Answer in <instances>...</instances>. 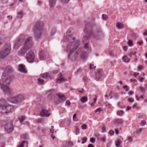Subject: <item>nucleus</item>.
Instances as JSON below:
<instances>
[{
  "instance_id": "obj_49",
  "label": "nucleus",
  "mask_w": 147,
  "mask_h": 147,
  "mask_svg": "<svg viewBox=\"0 0 147 147\" xmlns=\"http://www.w3.org/2000/svg\"><path fill=\"white\" fill-rule=\"evenodd\" d=\"M71 105V103L69 100H67L65 103V105H66L67 106H69Z\"/></svg>"
},
{
  "instance_id": "obj_47",
  "label": "nucleus",
  "mask_w": 147,
  "mask_h": 147,
  "mask_svg": "<svg viewBox=\"0 0 147 147\" xmlns=\"http://www.w3.org/2000/svg\"><path fill=\"white\" fill-rule=\"evenodd\" d=\"M127 140H128V142H131L132 141L133 139L131 137L128 136L127 137Z\"/></svg>"
},
{
  "instance_id": "obj_9",
  "label": "nucleus",
  "mask_w": 147,
  "mask_h": 147,
  "mask_svg": "<svg viewBox=\"0 0 147 147\" xmlns=\"http://www.w3.org/2000/svg\"><path fill=\"white\" fill-rule=\"evenodd\" d=\"M35 55L33 52L30 51L26 54V58L27 61L29 63H32L34 61Z\"/></svg>"
},
{
  "instance_id": "obj_11",
  "label": "nucleus",
  "mask_w": 147,
  "mask_h": 147,
  "mask_svg": "<svg viewBox=\"0 0 147 147\" xmlns=\"http://www.w3.org/2000/svg\"><path fill=\"white\" fill-rule=\"evenodd\" d=\"M41 116L42 117H48L50 115V113L48 112L47 111L44 109H42L40 113Z\"/></svg>"
},
{
  "instance_id": "obj_44",
  "label": "nucleus",
  "mask_w": 147,
  "mask_h": 147,
  "mask_svg": "<svg viewBox=\"0 0 147 147\" xmlns=\"http://www.w3.org/2000/svg\"><path fill=\"white\" fill-rule=\"evenodd\" d=\"M96 66H94L93 64H90V68L91 69H95Z\"/></svg>"
},
{
  "instance_id": "obj_21",
  "label": "nucleus",
  "mask_w": 147,
  "mask_h": 147,
  "mask_svg": "<svg viewBox=\"0 0 147 147\" xmlns=\"http://www.w3.org/2000/svg\"><path fill=\"white\" fill-rule=\"evenodd\" d=\"M116 27L118 29H121L123 28V24L118 22L116 24Z\"/></svg>"
},
{
  "instance_id": "obj_36",
  "label": "nucleus",
  "mask_w": 147,
  "mask_h": 147,
  "mask_svg": "<svg viewBox=\"0 0 147 147\" xmlns=\"http://www.w3.org/2000/svg\"><path fill=\"white\" fill-rule=\"evenodd\" d=\"M54 127L53 126H51V128L50 129V132L51 133H53L54 132L55 130L54 129Z\"/></svg>"
},
{
  "instance_id": "obj_39",
  "label": "nucleus",
  "mask_w": 147,
  "mask_h": 147,
  "mask_svg": "<svg viewBox=\"0 0 147 147\" xmlns=\"http://www.w3.org/2000/svg\"><path fill=\"white\" fill-rule=\"evenodd\" d=\"M26 142L25 141H23L21 142V143L19 145L18 147H23L24 144Z\"/></svg>"
},
{
  "instance_id": "obj_54",
  "label": "nucleus",
  "mask_w": 147,
  "mask_h": 147,
  "mask_svg": "<svg viewBox=\"0 0 147 147\" xmlns=\"http://www.w3.org/2000/svg\"><path fill=\"white\" fill-rule=\"evenodd\" d=\"M4 40H5L2 39L1 36H0V45L1 44Z\"/></svg>"
},
{
  "instance_id": "obj_61",
  "label": "nucleus",
  "mask_w": 147,
  "mask_h": 147,
  "mask_svg": "<svg viewBox=\"0 0 147 147\" xmlns=\"http://www.w3.org/2000/svg\"><path fill=\"white\" fill-rule=\"evenodd\" d=\"M143 43V41L142 40H141L140 41L138 42H137V44H139L140 45H141Z\"/></svg>"
},
{
  "instance_id": "obj_42",
  "label": "nucleus",
  "mask_w": 147,
  "mask_h": 147,
  "mask_svg": "<svg viewBox=\"0 0 147 147\" xmlns=\"http://www.w3.org/2000/svg\"><path fill=\"white\" fill-rule=\"evenodd\" d=\"M102 111V109L100 108H99L97 109L95 111V113H96L97 112H100Z\"/></svg>"
},
{
  "instance_id": "obj_18",
  "label": "nucleus",
  "mask_w": 147,
  "mask_h": 147,
  "mask_svg": "<svg viewBox=\"0 0 147 147\" xmlns=\"http://www.w3.org/2000/svg\"><path fill=\"white\" fill-rule=\"evenodd\" d=\"M21 42L19 39L16 40L15 42L14 46L15 48L16 49L18 48L20 45Z\"/></svg>"
},
{
  "instance_id": "obj_12",
  "label": "nucleus",
  "mask_w": 147,
  "mask_h": 147,
  "mask_svg": "<svg viewBox=\"0 0 147 147\" xmlns=\"http://www.w3.org/2000/svg\"><path fill=\"white\" fill-rule=\"evenodd\" d=\"M18 70L23 73H26V71L25 68V66L22 64L19 65Z\"/></svg>"
},
{
  "instance_id": "obj_59",
  "label": "nucleus",
  "mask_w": 147,
  "mask_h": 147,
  "mask_svg": "<svg viewBox=\"0 0 147 147\" xmlns=\"http://www.w3.org/2000/svg\"><path fill=\"white\" fill-rule=\"evenodd\" d=\"M61 1L63 3H67L69 2V0H61Z\"/></svg>"
},
{
  "instance_id": "obj_13",
  "label": "nucleus",
  "mask_w": 147,
  "mask_h": 147,
  "mask_svg": "<svg viewBox=\"0 0 147 147\" xmlns=\"http://www.w3.org/2000/svg\"><path fill=\"white\" fill-rule=\"evenodd\" d=\"M103 71L102 69H99L96 74V78L97 80H99L102 76Z\"/></svg>"
},
{
  "instance_id": "obj_5",
  "label": "nucleus",
  "mask_w": 147,
  "mask_h": 147,
  "mask_svg": "<svg viewBox=\"0 0 147 147\" xmlns=\"http://www.w3.org/2000/svg\"><path fill=\"white\" fill-rule=\"evenodd\" d=\"M43 26L42 22H38L36 23L33 28V31L35 38L38 39L39 38L41 35V32Z\"/></svg>"
},
{
  "instance_id": "obj_15",
  "label": "nucleus",
  "mask_w": 147,
  "mask_h": 147,
  "mask_svg": "<svg viewBox=\"0 0 147 147\" xmlns=\"http://www.w3.org/2000/svg\"><path fill=\"white\" fill-rule=\"evenodd\" d=\"M40 76L41 78L43 79H47L48 78L51 79V75L48 73H45L42 74H41Z\"/></svg>"
},
{
  "instance_id": "obj_16",
  "label": "nucleus",
  "mask_w": 147,
  "mask_h": 147,
  "mask_svg": "<svg viewBox=\"0 0 147 147\" xmlns=\"http://www.w3.org/2000/svg\"><path fill=\"white\" fill-rule=\"evenodd\" d=\"M73 146V143L70 140H68L66 141L65 144V146L64 147V145H63L62 147H71Z\"/></svg>"
},
{
  "instance_id": "obj_25",
  "label": "nucleus",
  "mask_w": 147,
  "mask_h": 147,
  "mask_svg": "<svg viewBox=\"0 0 147 147\" xmlns=\"http://www.w3.org/2000/svg\"><path fill=\"white\" fill-rule=\"evenodd\" d=\"M130 74L131 75L135 77H136V75H138L139 74V73H136L132 71H130Z\"/></svg>"
},
{
  "instance_id": "obj_46",
  "label": "nucleus",
  "mask_w": 147,
  "mask_h": 147,
  "mask_svg": "<svg viewBox=\"0 0 147 147\" xmlns=\"http://www.w3.org/2000/svg\"><path fill=\"white\" fill-rule=\"evenodd\" d=\"M106 139V137L105 136H104L102 137V138H101V141L104 142H105V141Z\"/></svg>"
},
{
  "instance_id": "obj_34",
  "label": "nucleus",
  "mask_w": 147,
  "mask_h": 147,
  "mask_svg": "<svg viewBox=\"0 0 147 147\" xmlns=\"http://www.w3.org/2000/svg\"><path fill=\"white\" fill-rule=\"evenodd\" d=\"M102 17L103 19L105 20H107L108 18V16L105 14H103L102 15Z\"/></svg>"
},
{
  "instance_id": "obj_41",
  "label": "nucleus",
  "mask_w": 147,
  "mask_h": 147,
  "mask_svg": "<svg viewBox=\"0 0 147 147\" xmlns=\"http://www.w3.org/2000/svg\"><path fill=\"white\" fill-rule=\"evenodd\" d=\"M123 88L127 91H128L129 90V87L127 85L124 86L123 87Z\"/></svg>"
},
{
  "instance_id": "obj_33",
  "label": "nucleus",
  "mask_w": 147,
  "mask_h": 147,
  "mask_svg": "<svg viewBox=\"0 0 147 147\" xmlns=\"http://www.w3.org/2000/svg\"><path fill=\"white\" fill-rule=\"evenodd\" d=\"M97 97L95 96V98L94 99V101L92 102V103L91 105V106H93L96 103V102L97 100Z\"/></svg>"
},
{
  "instance_id": "obj_48",
  "label": "nucleus",
  "mask_w": 147,
  "mask_h": 147,
  "mask_svg": "<svg viewBox=\"0 0 147 147\" xmlns=\"http://www.w3.org/2000/svg\"><path fill=\"white\" fill-rule=\"evenodd\" d=\"M114 97L115 99H117L119 97L118 94L117 93H115L114 95Z\"/></svg>"
},
{
  "instance_id": "obj_22",
  "label": "nucleus",
  "mask_w": 147,
  "mask_h": 147,
  "mask_svg": "<svg viewBox=\"0 0 147 147\" xmlns=\"http://www.w3.org/2000/svg\"><path fill=\"white\" fill-rule=\"evenodd\" d=\"M115 122L117 124L121 125L123 123V121L121 119H117L115 120Z\"/></svg>"
},
{
  "instance_id": "obj_57",
  "label": "nucleus",
  "mask_w": 147,
  "mask_h": 147,
  "mask_svg": "<svg viewBox=\"0 0 147 147\" xmlns=\"http://www.w3.org/2000/svg\"><path fill=\"white\" fill-rule=\"evenodd\" d=\"M109 54L111 56H113L114 54V53L113 51H110L109 52Z\"/></svg>"
},
{
  "instance_id": "obj_64",
  "label": "nucleus",
  "mask_w": 147,
  "mask_h": 147,
  "mask_svg": "<svg viewBox=\"0 0 147 147\" xmlns=\"http://www.w3.org/2000/svg\"><path fill=\"white\" fill-rule=\"evenodd\" d=\"M123 50L124 51H126L127 49V47L126 46H123Z\"/></svg>"
},
{
  "instance_id": "obj_28",
  "label": "nucleus",
  "mask_w": 147,
  "mask_h": 147,
  "mask_svg": "<svg viewBox=\"0 0 147 147\" xmlns=\"http://www.w3.org/2000/svg\"><path fill=\"white\" fill-rule=\"evenodd\" d=\"M38 81L39 84H44L45 83L44 81L40 78L38 79Z\"/></svg>"
},
{
  "instance_id": "obj_31",
  "label": "nucleus",
  "mask_w": 147,
  "mask_h": 147,
  "mask_svg": "<svg viewBox=\"0 0 147 147\" xmlns=\"http://www.w3.org/2000/svg\"><path fill=\"white\" fill-rule=\"evenodd\" d=\"M124 112L123 111L120 110L118 111L117 112V115H121Z\"/></svg>"
},
{
  "instance_id": "obj_53",
  "label": "nucleus",
  "mask_w": 147,
  "mask_h": 147,
  "mask_svg": "<svg viewBox=\"0 0 147 147\" xmlns=\"http://www.w3.org/2000/svg\"><path fill=\"white\" fill-rule=\"evenodd\" d=\"M86 55V54L85 53H83L82 54V55L81 56V57L82 58H84L85 57V56Z\"/></svg>"
},
{
  "instance_id": "obj_43",
  "label": "nucleus",
  "mask_w": 147,
  "mask_h": 147,
  "mask_svg": "<svg viewBox=\"0 0 147 147\" xmlns=\"http://www.w3.org/2000/svg\"><path fill=\"white\" fill-rule=\"evenodd\" d=\"M128 101L130 102H134V100L133 98H130L128 99Z\"/></svg>"
},
{
  "instance_id": "obj_51",
  "label": "nucleus",
  "mask_w": 147,
  "mask_h": 147,
  "mask_svg": "<svg viewBox=\"0 0 147 147\" xmlns=\"http://www.w3.org/2000/svg\"><path fill=\"white\" fill-rule=\"evenodd\" d=\"M83 80L84 82H86L87 81V80H88V78H87V77L86 76H84V77L83 78Z\"/></svg>"
},
{
  "instance_id": "obj_17",
  "label": "nucleus",
  "mask_w": 147,
  "mask_h": 147,
  "mask_svg": "<svg viewBox=\"0 0 147 147\" xmlns=\"http://www.w3.org/2000/svg\"><path fill=\"white\" fill-rule=\"evenodd\" d=\"M45 58V55L44 51H41L39 55V58L40 60H44Z\"/></svg>"
},
{
  "instance_id": "obj_24",
  "label": "nucleus",
  "mask_w": 147,
  "mask_h": 147,
  "mask_svg": "<svg viewBox=\"0 0 147 147\" xmlns=\"http://www.w3.org/2000/svg\"><path fill=\"white\" fill-rule=\"evenodd\" d=\"M18 118L20 122H22L26 119V117L23 116H20L18 117Z\"/></svg>"
},
{
  "instance_id": "obj_35",
  "label": "nucleus",
  "mask_w": 147,
  "mask_h": 147,
  "mask_svg": "<svg viewBox=\"0 0 147 147\" xmlns=\"http://www.w3.org/2000/svg\"><path fill=\"white\" fill-rule=\"evenodd\" d=\"M82 129L83 130H85L87 128V125L86 124H83L81 126Z\"/></svg>"
},
{
  "instance_id": "obj_63",
  "label": "nucleus",
  "mask_w": 147,
  "mask_h": 147,
  "mask_svg": "<svg viewBox=\"0 0 147 147\" xmlns=\"http://www.w3.org/2000/svg\"><path fill=\"white\" fill-rule=\"evenodd\" d=\"M37 122L38 123H41L42 121V119H38L37 120Z\"/></svg>"
},
{
  "instance_id": "obj_1",
  "label": "nucleus",
  "mask_w": 147,
  "mask_h": 147,
  "mask_svg": "<svg viewBox=\"0 0 147 147\" xmlns=\"http://www.w3.org/2000/svg\"><path fill=\"white\" fill-rule=\"evenodd\" d=\"M13 71V68L10 66L6 67L0 80V86L1 89L6 94L10 93L11 90L8 86L10 82L12 80L9 74Z\"/></svg>"
},
{
  "instance_id": "obj_29",
  "label": "nucleus",
  "mask_w": 147,
  "mask_h": 147,
  "mask_svg": "<svg viewBox=\"0 0 147 147\" xmlns=\"http://www.w3.org/2000/svg\"><path fill=\"white\" fill-rule=\"evenodd\" d=\"M122 141L119 140H117L115 142V145L117 147L119 146L121 144Z\"/></svg>"
},
{
  "instance_id": "obj_62",
  "label": "nucleus",
  "mask_w": 147,
  "mask_h": 147,
  "mask_svg": "<svg viewBox=\"0 0 147 147\" xmlns=\"http://www.w3.org/2000/svg\"><path fill=\"white\" fill-rule=\"evenodd\" d=\"M133 94H134V92L132 91H129L128 93V94H129L131 95H133Z\"/></svg>"
},
{
  "instance_id": "obj_10",
  "label": "nucleus",
  "mask_w": 147,
  "mask_h": 147,
  "mask_svg": "<svg viewBox=\"0 0 147 147\" xmlns=\"http://www.w3.org/2000/svg\"><path fill=\"white\" fill-rule=\"evenodd\" d=\"M4 128L7 132L8 133L11 132L13 129L12 125L10 123L7 124L5 125Z\"/></svg>"
},
{
  "instance_id": "obj_4",
  "label": "nucleus",
  "mask_w": 147,
  "mask_h": 147,
  "mask_svg": "<svg viewBox=\"0 0 147 147\" xmlns=\"http://www.w3.org/2000/svg\"><path fill=\"white\" fill-rule=\"evenodd\" d=\"M14 110V107L7 104L4 99L0 100V112L2 113L12 112Z\"/></svg>"
},
{
  "instance_id": "obj_19",
  "label": "nucleus",
  "mask_w": 147,
  "mask_h": 147,
  "mask_svg": "<svg viewBox=\"0 0 147 147\" xmlns=\"http://www.w3.org/2000/svg\"><path fill=\"white\" fill-rule=\"evenodd\" d=\"M56 0H49V3L51 8H53L55 5Z\"/></svg>"
},
{
  "instance_id": "obj_32",
  "label": "nucleus",
  "mask_w": 147,
  "mask_h": 147,
  "mask_svg": "<svg viewBox=\"0 0 147 147\" xmlns=\"http://www.w3.org/2000/svg\"><path fill=\"white\" fill-rule=\"evenodd\" d=\"M146 123V121L145 120H142L140 122V125L141 126H144Z\"/></svg>"
},
{
  "instance_id": "obj_14",
  "label": "nucleus",
  "mask_w": 147,
  "mask_h": 147,
  "mask_svg": "<svg viewBox=\"0 0 147 147\" xmlns=\"http://www.w3.org/2000/svg\"><path fill=\"white\" fill-rule=\"evenodd\" d=\"M65 81V80L63 78L62 74H60L59 75L58 78L57 80V83L60 84L61 82Z\"/></svg>"
},
{
  "instance_id": "obj_27",
  "label": "nucleus",
  "mask_w": 147,
  "mask_h": 147,
  "mask_svg": "<svg viewBox=\"0 0 147 147\" xmlns=\"http://www.w3.org/2000/svg\"><path fill=\"white\" fill-rule=\"evenodd\" d=\"M23 16V13L22 11L18 12L17 13V17L20 18H21Z\"/></svg>"
},
{
  "instance_id": "obj_37",
  "label": "nucleus",
  "mask_w": 147,
  "mask_h": 147,
  "mask_svg": "<svg viewBox=\"0 0 147 147\" xmlns=\"http://www.w3.org/2000/svg\"><path fill=\"white\" fill-rule=\"evenodd\" d=\"M79 133V129L78 126L76 127V134L77 135Z\"/></svg>"
},
{
  "instance_id": "obj_23",
  "label": "nucleus",
  "mask_w": 147,
  "mask_h": 147,
  "mask_svg": "<svg viewBox=\"0 0 147 147\" xmlns=\"http://www.w3.org/2000/svg\"><path fill=\"white\" fill-rule=\"evenodd\" d=\"M88 100V98L86 97H83L80 99V101L81 102L85 103Z\"/></svg>"
},
{
  "instance_id": "obj_30",
  "label": "nucleus",
  "mask_w": 147,
  "mask_h": 147,
  "mask_svg": "<svg viewBox=\"0 0 147 147\" xmlns=\"http://www.w3.org/2000/svg\"><path fill=\"white\" fill-rule=\"evenodd\" d=\"M127 44L129 46H132L133 45V41L131 40H129L127 43Z\"/></svg>"
},
{
  "instance_id": "obj_20",
  "label": "nucleus",
  "mask_w": 147,
  "mask_h": 147,
  "mask_svg": "<svg viewBox=\"0 0 147 147\" xmlns=\"http://www.w3.org/2000/svg\"><path fill=\"white\" fill-rule=\"evenodd\" d=\"M123 61L126 63L129 62L130 60V59L127 56H124L122 58Z\"/></svg>"
},
{
  "instance_id": "obj_40",
  "label": "nucleus",
  "mask_w": 147,
  "mask_h": 147,
  "mask_svg": "<svg viewBox=\"0 0 147 147\" xmlns=\"http://www.w3.org/2000/svg\"><path fill=\"white\" fill-rule=\"evenodd\" d=\"M76 114H74L73 115V119L74 121H78V119L76 117Z\"/></svg>"
},
{
  "instance_id": "obj_50",
  "label": "nucleus",
  "mask_w": 147,
  "mask_h": 147,
  "mask_svg": "<svg viewBox=\"0 0 147 147\" xmlns=\"http://www.w3.org/2000/svg\"><path fill=\"white\" fill-rule=\"evenodd\" d=\"M109 134L111 136L113 135L114 133V132L113 130H110L109 132Z\"/></svg>"
},
{
  "instance_id": "obj_55",
  "label": "nucleus",
  "mask_w": 147,
  "mask_h": 147,
  "mask_svg": "<svg viewBox=\"0 0 147 147\" xmlns=\"http://www.w3.org/2000/svg\"><path fill=\"white\" fill-rule=\"evenodd\" d=\"M90 141L92 143H94L95 142V139L94 138H92L90 139Z\"/></svg>"
},
{
  "instance_id": "obj_6",
  "label": "nucleus",
  "mask_w": 147,
  "mask_h": 147,
  "mask_svg": "<svg viewBox=\"0 0 147 147\" xmlns=\"http://www.w3.org/2000/svg\"><path fill=\"white\" fill-rule=\"evenodd\" d=\"M10 51V45L9 44H6L0 52V58L5 59L9 55Z\"/></svg>"
},
{
  "instance_id": "obj_52",
  "label": "nucleus",
  "mask_w": 147,
  "mask_h": 147,
  "mask_svg": "<svg viewBox=\"0 0 147 147\" xmlns=\"http://www.w3.org/2000/svg\"><path fill=\"white\" fill-rule=\"evenodd\" d=\"M136 53V52H132L131 53L129 56L130 57H132V55H135Z\"/></svg>"
},
{
  "instance_id": "obj_8",
  "label": "nucleus",
  "mask_w": 147,
  "mask_h": 147,
  "mask_svg": "<svg viewBox=\"0 0 147 147\" xmlns=\"http://www.w3.org/2000/svg\"><path fill=\"white\" fill-rule=\"evenodd\" d=\"M25 99L24 96L22 94H19L9 99L10 101L14 103H19L23 101Z\"/></svg>"
},
{
  "instance_id": "obj_60",
  "label": "nucleus",
  "mask_w": 147,
  "mask_h": 147,
  "mask_svg": "<svg viewBox=\"0 0 147 147\" xmlns=\"http://www.w3.org/2000/svg\"><path fill=\"white\" fill-rule=\"evenodd\" d=\"M102 132H105L106 131L104 127H103L102 128Z\"/></svg>"
},
{
  "instance_id": "obj_2",
  "label": "nucleus",
  "mask_w": 147,
  "mask_h": 147,
  "mask_svg": "<svg viewBox=\"0 0 147 147\" xmlns=\"http://www.w3.org/2000/svg\"><path fill=\"white\" fill-rule=\"evenodd\" d=\"M65 41L69 42L66 47V51L69 55L75 53L80 45V42L78 40H75V38L70 35H67L64 37Z\"/></svg>"
},
{
  "instance_id": "obj_38",
  "label": "nucleus",
  "mask_w": 147,
  "mask_h": 147,
  "mask_svg": "<svg viewBox=\"0 0 147 147\" xmlns=\"http://www.w3.org/2000/svg\"><path fill=\"white\" fill-rule=\"evenodd\" d=\"M87 140V138L86 137H84L82 138V144H84L86 142Z\"/></svg>"
},
{
  "instance_id": "obj_56",
  "label": "nucleus",
  "mask_w": 147,
  "mask_h": 147,
  "mask_svg": "<svg viewBox=\"0 0 147 147\" xmlns=\"http://www.w3.org/2000/svg\"><path fill=\"white\" fill-rule=\"evenodd\" d=\"M112 94L113 92L111 91H110V93L109 94V96L110 97V99H111L113 98L112 96Z\"/></svg>"
},
{
  "instance_id": "obj_58",
  "label": "nucleus",
  "mask_w": 147,
  "mask_h": 147,
  "mask_svg": "<svg viewBox=\"0 0 147 147\" xmlns=\"http://www.w3.org/2000/svg\"><path fill=\"white\" fill-rule=\"evenodd\" d=\"M142 128H140L137 131V133H140L141 132L142 130Z\"/></svg>"
},
{
  "instance_id": "obj_7",
  "label": "nucleus",
  "mask_w": 147,
  "mask_h": 147,
  "mask_svg": "<svg viewBox=\"0 0 147 147\" xmlns=\"http://www.w3.org/2000/svg\"><path fill=\"white\" fill-rule=\"evenodd\" d=\"M84 32L86 34L85 36L84 37L83 41L84 43V47L86 49H89L90 47L88 45V41L89 35H92V31L90 30L88 28H85L84 30Z\"/></svg>"
},
{
  "instance_id": "obj_26",
  "label": "nucleus",
  "mask_w": 147,
  "mask_h": 147,
  "mask_svg": "<svg viewBox=\"0 0 147 147\" xmlns=\"http://www.w3.org/2000/svg\"><path fill=\"white\" fill-rule=\"evenodd\" d=\"M57 95L59 99L62 100H63L64 99L65 97L63 95L59 93L57 94Z\"/></svg>"
},
{
  "instance_id": "obj_45",
  "label": "nucleus",
  "mask_w": 147,
  "mask_h": 147,
  "mask_svg": "<svg viewBox=\"0 0 147 147\" xmlns=\"http://www.w3.org/2000/svg\"><path fill=\"white\" fill-rule=\"evenodd\" d=\"M140 88L141 90V91L143 93H144L145 91V88L142 87H140Z\"/></svg>"
},
{
  "instance_id": "obj_3",
  "label": "nucleus",
  "mask_w": 147,
  "mask_h": 147,
  "mask_svg": "<svg viewBox=\"0 0 147 147\" xmlns=\"http://www.w3.org/2000/svg\"><path fill=\"white\" fill-rule=\"evenodd\" d=\"M33 44L31 37H29L26 38L23 46L18 52V55L21 56H24L26 51L32 47Z\"/></svg>"
}]
</instances>
